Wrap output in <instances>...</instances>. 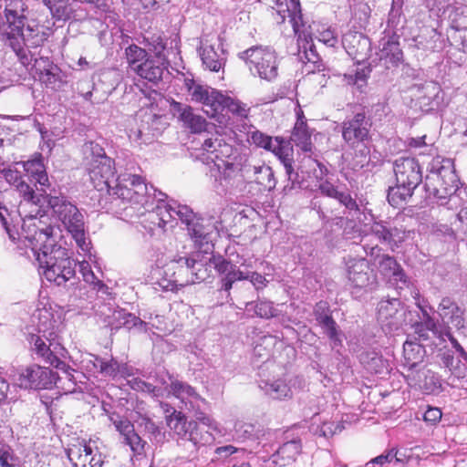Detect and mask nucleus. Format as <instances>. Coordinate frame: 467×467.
Returning a JSON list of instances; mask_svg holds the SVG:
<instances>
[{"instance_id":"obj_15","label":"nucleus","mask_w":467,"mask_h":467,"mask_svg":"<svg viewBox=\"0 0 467 467\" xmlns=\"http://www.w3.org/2000/svg\"><path fill=\"white\" fill-rule=\"evenodd\" d=\"M192 99L200 102L205 108L204 111L212 118L222 113V105L225 95L222 92L208 87L192 82L188 87Z\"/></svg>"},{"instance_id":"obj_27","label":"nucleus","mask_w":467,"mask_h":467,"mask_svg":"<svg viewBox=\"0 0 467 467\" xmlns=\"http://www.w3.org/2000/svg\"><path fill=\"white\" fill-rule=\"evenodd\" d=\"M426 351L421 344L406 340L403 344V367L408 370V378H415L414 371H419L422 365Z\"/></svg>"},{"instance_id":"obj_1","label":"nucleus","mask_w":467,"mask_h":467,"mask_svg":"<svg viewBox=\"0 0 467 467\" xmlns=\"http://www.w3.org/2000/svg\"><path fill=\"white\" fill-rule=\"evenodd\" d=\"M41 221L36 216L23 219L21 234L18 239L25 246H29L33 256L41 268L45 278L55 285H71L76 280V264L68 254L67 250L57 243L54 236V227H40Z\"/></svg>"},{"instance_id":"obj_8","label":"nucleus","mask_w":467,"mask_h":467,"mask_svg":"<svg viewBox=\"0 0 467 467\" xmlns=\"http://www.w3.org/2000/svg\"><path fill=\"white\" fill-rule=\"evenodd\" d=\"M108 192L123 202L146 206L149 202V189L144 180L135 174H121Z\"/></svg>"},{"instance_id":"obj_7","label":"nucleus","mask_w":467,"mask_h":467,"mask_svg":"<svg viewBox=\"0 0 467 467\" xmlns=\"http://www.w3.org/2000/svg\"><path fill=\"white\" fill-rule=\"evenodd\" d=\"M243 59L254 76L272 81L278 75V58L275 50L264 47H252L241 53Z\"/></svg>"},{"instance_id":"obj_64","label":"nucleus","mask_w":467,"mask_h":467,"mask_svg":"<svg viewBox=\"0 0 467 467\" xmlns=\"http://www.w3.org/2000/svg\"><path fill=\"white\" fill-rule=\"evenodd\" d=\"M0 467H16L15 459L10 452V448L5 445L0 448Z\"/></svg>"},{"instance_id":"obj_53","label":"nucleus","mask_w":467,"mask_h":467,"mask_svg":"<svg viewBox=\"0 0 467 467\" xmlns=\"http://www.w3.org/2000/svg\"><path fill=\"white\" fill-rule=\"evenodd\" d=\"M110 422L114 425L116 431L121 435L123 440L134 430V425L126 417L119 414H111L109 416Z\"/></svg>"},{"instance_id":"obj_17","label":"nucleus","mask_w":467,"mask_h":467,"mask_svg":"<svg viewBox=\"0 0 467 467\" xmlns=\"http://www.w3.org/2000/svg\"><path fill=\"white\" fill-rule=\"evenodd\" d=\"M348 279L356 289H372L377 277L370 269L368 261L364 258H351L347 262Z\"/></svg>"},{"instance_id":"obj_24","label":"nucleus","mask_w":467,"mask_h":467,"mask_svg":"<svg viewBox=\"0 0 467 467\" xmlns=\"http://www.w3.org/2000/svg\"><path fill=\"white\" fill-rule=\"evenodd\" d=\"M272 8L275 11L272 16L275 14L277 23H284L288 17L295 34L299 33L300 27L304 26L299 0H275Z\"/></svg>"},{"instance_id":"obj_25","label":"nucleus","mask_w":467,"mask_h":467,"mask_svg":"<svg viewBox=\"0 0 467 467\" xmlns=\"http://www.w3.org/2000/svg\"><path fill=\"white\" fill-rule=\"evenodd\" d=\"M314 316L317 324L322 327L324 333L327 336L332 343V347L336 348L341 345V334L336 321L329 313V307L327 302H319L314 308Z\"/></svg>"},{"instance_id":"obj_13","label":"nucleus","mask_w":467,"mask_h":467,"mask_svg":"<svg viewBox=\"0 0 467 467\" xmlns=\"http://www.w3.org/2000/svg\"><path fill=\"white\" fill-rule=\"evenodd\" d=\"M57 379V372L48 368L33 364L19 373L16 383L24 389H51Z\"/></svg>"},{"instance_id":"obj_20","label":"nucleus","mask_w":467,"mask_h":467,"mask_svg":"<svg viewBox=\"0 0 467 467\" xmlns=\"http://www.w3.org/2000/svg\"><path fill=\"white\" fill-rule=\"evenodd\" d=\"M396 182L406 187L415 188L422 180L418 161L413 158H399L393 166Z\"/></svg>"},{"instance_id":"obj_10","label":"nucleus","mask_w":467,"mask_h":467,"mask_svg":"<svg viewBox=\"0 0 467 467\" xmlns=\"http://www.w3.org/2000/svg\"><path fill=\"white\" fill-rule=\"evenodd\" d=\"M214 268L221 275V290L229 294L236 281L249 280L254 287L259 291L266 286L268 280L257 272H244L224 258L219 257L213 261Z\"/></svg>"},{"instance_id":"obj_11","label":"nucleus","mask_w":467,"mask_h":467,"mask_svg":"<svg viewBox=\"0 0 467 467\" xmlns=\"http://www.w3.org/2000/svg\"><path fill=\"white\" fill-rule=\"evenodd\" d=\"M367 254L375 256V264L378 265L379 272L389 279V283L397 289H403L409 285V278L404 273L401 266L397 263L396 259L389 254H379L378 246L368 248L367 243L363 244Z\"/></svg>"},{"instance_id":"obj_40","label":"nucleus","mask_w":467,"mask_h":467,"mask_svg":"<svg viewBox=\"0 0 467 467\" xmlns=\"http://www.w3.org/2000/svg\"><path fill=\"white\" fill-rule=\"evenodd\" d=\"M48 7L53 17L57 20H67L70 18L73 9L70 0H42Z\"/></svg>"},{"instance_id":"obj_3","label":"nucleus","mask_w":467,"mask_h":467,"mask_svg":"<svg viewBox=\"0 0 467 467\" xmlns=\"http://www.w3.org/2000/svg\"><path fill=\"white\" fill-rule=\"evenodd\" d=\"M44 202H47L53 210L57 220L72 235L78 247L84 254L89 253L91 243L86 237L84 216L78 208L63 195L52 196L45 194L42 198V204Z\"/></svg>"},{"instance_id":"obj_51","label":"nucleus","mask_w":467,"mask_h":467,"mask_svg":"<svg viewBox=\"0 0 467 467\" xmlns=\"http://www.w3.org/2000/svg\"><path fill=\"white\" fill-rule=\"evenodd\" d=\"M390 233L389 243V245L391 248L399 247L402 243L407 242L410 239H413L415 235V232L412 230H406L403 228H399L397 226L390 225Z\"/></svg>"},{"instance_id":"obj_43","label":"nucleus","mask_w":467,"mask_h":467,"mask_svg":"<svg viewBox=\"0 0 467 467\" xmlns=\"http://www.w3.org/2000/svg\"><path fill=\"white\" fill-rule=\"evenodd\" d=\"M414 189L401 185L396 182V185L389 187L388 192V201L392 206H399L407 198L411 197Z\"/></svg>"},{"instance_id":"obj_36","label":"nucleus","mask_w":467,"mask_h":467,"mask_svg":"<svg viewBox=\"0 0 467 467\" xmlns=\"http://www.w3.org/2000/svg\"><path fill=\"white\" fill-rule=\"evenodd\" d=\"M303 36L301 30L298 35V57L303 63H312L313 65L320 62V57L315 48L312 38L306 36L304 32Z\"/></svg>"},{"instance_id":"obj_9","label":"nucleus","mask_w":467,"mask_h":467,"mask_svg":"<svg viewBox=\"0 0 467 467\" xmlns=\"http://www.w3.org/2000/svg\"><path fill=\"white\" fill-rule=\"evenodd\" d=\"M31 352L43 361L54 366L56 368H66V363L60 359L65 356L66 349L59 342L54 332L43 335L30 334L27 337Z\"/></svg>"},{"instance_id":"obj_30","label":"nucleus","mask_w":467,"mask_h":467,"mask_svg":"<svg viewBox=\"0 0 467 467\" xmlns=\"http://www.w3.org/2000/svg\"><path fill=\"white\" fill-rule=\"evenodd\" d=\"M167 195L159 192L158 204L155 210L150 214L151 223L164 230L167 227L172 228L174 226V214L172 201L165 202Z\"/></svg>"},{"instance_id":"obj_19","label":"nucleus","mask_w":467,"mask_h":467,"mask_svg":"<svg viewBox=\"0 0 467 467\" xmlns=\"http://www.w3.org/2000/svg\"><path fill=\"white\" fill-rule=\"evenodd\" d=\"M265 150L273 152L280 160L290 182L293 184L300 182L298 172H296L292 164L293 149L288 141L281 137H269Z\"/></svg>"},{"instance_id":"obj_49","label":"nucleus","mask_w":467,"mask_h":467,"mask_svg":"<svg viewBox=\"0 0 467 467\" xmlns=\"http://www.w3.org/2000/svg\"><path fill=\"white\" fill-rule=\"evenodd\" d=\"M254 172L257 174L255 178L256 182L262 185L265 189L271 191L275 187L276 182L275 179L274 171L271 167H254Z\"/></svg>"},{"instance_id":"obj_2","label":"nucleus","mask_w":467,"mask_h":467,"mask_svg":"<svg viewBox=\"0 0 467 467\" xmlns=\"http://www.w3.org/2000/svg\"><path fill=\"white\" fill-rule=\"evenodd\" d=\"M0 38L7 40L12 49L18 53L23 45L28 47L41 46L47 40L42 26L36 23L25 26V17L16 11L5 9V17L0 15Z\"/></svg>"},{"instance_id":"obj_44","label":"nucleus","mask_w":467,"mask_h":467,"mask_svg":"<svg viewBox=\"0 0 467 467\" xmlns=\"http://www.w3.org/2000/svg\"><path fill=\"white\" fill-rule=\"evenodd\" d=\"M130 385L133 389L148 393L154 398H164L167 392V388L154 385L140 379H133L130 381Z\"/></svg>"},{"instance_id":"obj_28","label":"nucleus","mask_w":467,"mask_h":467,"mask_svg":"<svg viewBox=\"0 0 467 467\" xmlns=\"http://www.w3.org/2000/svg\"><path fill=\"white\" fill-rule=\"evenodd\" d=\"M173 114L193 133H201L206 130L207 122L204 118L194 113L192 107L180 102L172 105Z\"/></svg>"},{"instance_id":"obj_52","label":"nucleus","mask_w":467,"mask_h":467,"mask_svg":"<svg viewBox=\"0 0 467 467\" xmlns=\"http://www.w3.org/2000/svg\"><path fill=\"white\" fill-rule=\"evenodd\" d=\"M246 310H254L256 316L264 318H270L275 316V309L269 301H259L256 304L248 302L246 303Z\"/></svg>"},{"instance_id":"obj_38","label":"nucleus","mask_w":467,"mask_h":467,"mask_svg":"<svg viewBox=\"0 0 467 467\" xmlns=\"http://www.w3.org/2000/svg\"><path fill=\"white\" fill-rule=\"evenodd\" d=\"M201 150L208 154L206 161H214V159L220 158L221 155L228 154L231 150L230 146L223 143L219 138L205 139L202 144Z\"/></svg>"},{"instance_id":"obj_42","label":"nucleus","mask_w":467,"mask_h":467,"mask_svg":"<svg viewBox=\"0 0 467 467\" xmlns=\"http://www.w3.org/2000/svg\"><path fill=\"white\" fill-rule=\"evenodd\" d=\"M301 451L299 441L292 440L285 442L277 451V456L283 460L282 464L285 465L294 462Z\"/></svg>"},{"instance_id":"obj_46","label":"nucleus","mask_w":467,"mask_h":467,"mask_svg":"<svg viewBox=\"0 0 467 467\" xmlns=\"http://www.w3.org/2000/svg\"><path fill=\"white\" fill-rule=\"evenodd\" d=\"M318 162L319 161L312 158L310 154L305 153L304 157L300 161V164L297 168V171H296L298 172L300 182L296 184H293V182H291L290 189H293L296 186L300 187L301 182L305 180V175H306L308 178H311L313 170L318 167Z\"/></svg>"},{"instance_id":"obj_57","label":"nucleus","mask_w":467,"mask_h":467,"mask_svg":"<svg viewBox=\"0 0 467 467\" xmlns=\"http://www.w3.org/2000/svg\"><path fill=\"white\" fill-rule=\"evenodd\" d=\"M451 26L456 31L467 29V15L463 8L456 7L450 15Z\"/></svg>"},{"instance_id":"obj_41","label":"nucleus","mask_w":467,"mask_h":467,"mask_svg":"<svg viewBox=\"0 0 467 467\" xmlns=\"http://www.w3.org/2000/svg\"><path fill=\"white\" fill-rule=\"evenodd\" d=\"M361 360L371 372L381 374L389 370L388 361L375 352L362 355Z\"/></svg>"},{"instance_id":"obj_29","label":"nucleus","mask_w":467,"mask_h":467,"mask_svg":"<svg viewBox=\"0 0 467 467\" xmlns=\"http://www.w3.org/2000/svg\"><path fill=\"white\" fill-rule=\"evenodd\" d=\"M420 308L422 313V319L420 322L414 324V334L417 336V339L421 342L430 341L434 338H438L440 341H444L442 334L440 332L438 324L431 317V315L421 307L419 302L416 303Z\"/></svg>"},{"instance_id":"obj_47","label":"nucleus","mask_w":467,"mask_h":467,"mask_svg":"<svg viewBox=\"0 0 467 467\" xmlns=\"http://www.w3.org/2000/svg\"><path fill=\"white\" fill-rule=\"evenodd\" d=\"M88 362L92 365L93 368L105 376L115 377L119 372V363L114 359L105 361L97 356H91V359Z\"/></svg>"},{"instance_id":"obj_63","label":"nucleus","mask_w":467,"mask_h":467,"mask_svg":"<svg viewBox=\"0 0 467 467\" xmlns=\"http://www.w3.org/2000/svg\"><path fill=\"white\" fill-rule=\"evenodd\" d=\"M342 205H344L348 210L350 212L352 211H358V205L355 199L351 197V195L347 192L340 191L337 199Z\"/></svg>"},{"instance_id":"obj_14","label":"nucleus","mask_w":467,"mask_h":467,"mask_svg":"<svg viewBox=\"0 0 467 467\" xmlns=\"http://www.w3.org/2000/svg\"><path fill=\"white\" fill-rule=\"evenodd\" d=\"M372 123L363 112L356 113L352 119L342 123V137L351 148L358 147L369 140Z\"/></svg>"},{"instance_id":"obj_5","label":"nucleus","mask_w":467,"mask_h":467,"mask_svg":"<svg viewBox=\"0 0 467 467\" xmlns=\"http://www.w3.org/2000/svg\"><path fill=\"white\" fill-rule=\"evenodd\" d=\"M426 176L427 190L439 199H445L458 188L457 175L449 159L437 156L428 166Z\"/></svg>"},{"instance_id":"obj_6","label":"nucleus","mask_w":467,"mask_h":467,"mask_svg":"<svg viewBox=\"0 0 467 467\" xmlns=\"http://www.w3.org/2000/svg\"><path fill=\"white\" fill-rule=\"evenodd\" d=\"M166 423L172 437L177 441H190L194 452L200 446L209 443L213 439L209 431H202L197 421L189 420L182 411L173 410L170 415L166 416Z\"/></svg>"},{"instance_id":"obj_54","label":"nucleus","mask_w":467,"mask_h":467,"mask_svg":"<svg viewBox=\"0 0 467 467\" xmlns=\"http://www.w3.org/2000/svg\"><path fill=\"white\" fill-rule=\"evenodd\" d=\"M146 47L155 54L156 57L163 58L162 53L166 48V42L161 35L152 34L144 37Z\"/></svg>"},{"instance_id":"obj_61","label":"nucleus","mask_w":467,"mask_h":467,"mask_svg":"<svg viewBox=\"0 0 467 467\" xmlns=\"http://www.w3.org/2000/svg\"><path fill=\"white\" fill-rule=\"evenodd\" d=\"M343 80L348 85L356 86L358 90H362L367 84V77L362 70L354 74H345Z\"/></svg>"},{"instance_id":"obj_4","label":"nucleus","mask_w":467,"mask_h":467,"mask_svg":"<svg viewBox=\"0 0 467 467\" xmlns=\"http://www.w3.org/2000/svg\"><path fill=\"white\" fill-rule=\"evenodd\" d=\"M86 170L94 188L98 191H109L115 182L114 161L106 155L104 149L98 143L85 144Z\"/></svg>"},{"instance_id":"obj_23","label":"nucleus","mask_w":467,"mask_h":467,"mask_svg":"<svg viewBox=\"0 0 467 467\" xmlns=\"http://www.w3.org/2000/svg\"><path fill=\"white\" fill-rule=\"evenodd\" d=\"M170 384L167 388L165 397L170 395L179 399L184 404L187 410H199L203 399L196 392V390L188 383L181 381L169 376Z\"/></svg>"},{"instance_id":"obj_48","label":"nucleus","mask_w":467,"mask_h":467,"mask_svg":"<svg viewBox=\"0 0 467 467\" xmlns=\"http://www.w3.org/2000/svg\"><path fill=\"white\" fill-rule=\"evenodd\" d=\"M187 229L190 236L196 243H208L211 231L208 227L204 226L202 222H201L199 219L194 218L191 222V224H187Z\"/></svg>"},{"instance_id":"obj_37","label":"nucleus","mask_w":467,"mask_h":467,"mask_svg":"<svg viewBox=\"0 0 467 467\" xmlns=\"http://www.w3.org/2000/svg\"><path fill=\"white\" fill-rule=\"evenodd\" d=\"M311 135L308 131L307 125L303 119H298L291 135L292 141L301 148L305 153L311 152L312 144L310 141Z\"/></svg>"},{"instance_id":"obj_59","label":"nucleus","mask_w":467,"mask_h":467,"mask_svg":"<svg viewBox=\"0 0 467 467\" xmlns=\"http://www.w3.org/2000/svg\"><path fill=\"white\" fill-rule=\"evenodd\" d=\"M441 362L444 367L448 368L449 370L458 378H463L465 376L464 371L459 366L461 361H456L453 355L450 352L447 351L441 355Z\"/></svg>"},{"instance_id":"obj_18","label":"nucleus","mask_w":467,"mask_h":467,"mask_svg":"<svg viewBox=\"0 0 467 467\" xmlns=\"http://www.w3.org/2000/svg\"><path fill=\"white\" fill-rule=\"evenodd\" d=\"M464 309L451 297H442L437 307V314L444 324H451L460 335L467 337V320Z\"/></svg>"},{"instance_id":"obj_35","label":"nucleus","mask_w":467,"mask_h":467,"mask_svg":"<svg viewBox=\"0 0 467 467\" xmlns=\"http://www.w3.org/2000/svg\"><path fill=\"white\" fill-rule=\"evenodd\" d=\"M260 389L270 398L274 400H283L290 398L292 391L284 379L261 380Z\"/></svg>"},{"instance_id":"obj_34","label":"nucleus","mask_w":467,"mask_h":467,"mask_svg":"<svg viewBox=\"0 0 467 467\" xmlns=\"http://www.w3.org/2000/svg\"><path fill=\"white\" fill-rule=\"evenodd\" d=\"M23 167L30 181L39 184L40 188L36 190L44 194L45 188L49 186V181L42 161L40 159L26 161L23 162Z\"/></svg>"},{"instance_id":"obj_32","label":"nucleus","mask_w":467,"mask_h":467,"mask_svg":"<svg viewBox=\"0 0 467 467\" xmlns=\"http://www.w3.org/2000/svg\"><path fill=\"white\" fill-rule=\"evenodd\" d=\"M105 322L111 329H118L123 326L128 328L139 327L140 329L147 330V323L132 314L125 313L122 310H113L112 315L106 316Z\"/></svg>"},{"instance_id":"obj_33","label":"nucleus","mask_w":467,"mask_h":467,"mask_svg":"<svg viewBox=\"0 0 467 467\" xmlns=\"http://www.w3.org/2000/svg\"><path fill=\"white\" fill-rule=\"evenodd\" d=\"M166 66L164 58L150 57L136 70L135 74L150 82L157 83L162 79Z\"/></svg>"},{"instance_id":"obj_39","label":"nucleus","mask_w":467,"mask_h":467,"mask_svg":"<svg viewBox=\"0 0 467 467\" xmlns=\"http://www.w3.org/2000/svg\"><path fill=\"white\" fill-rule=\"evenodd\" d=\"M125 56L130 70L134 73L149 58L146 50L134 44L125 49Z\"/></svg>"},{"instance_id":"obj_58","label":"nucleus","mask_w":467,"mask_h":467,"mask_svg":"<svg viewBox=\"0 0 467 467\" xmlns=\"http://www.w3.org/2000/svg\"><path fill=\"white\" fill-rule=\"evenodd\" d=\"M173 204V214H174V221L181 220L183 223L191 224V222L195 218V215L192 209H190L186 205H181L178 204L177 202L172 200Z\"/></svg>"},{"instance_id":"obj_60","label":"nucleus","mask_w":467,"mask_h":467,"mask_svg":"<svg viewBox=\"0 0 467 467\" xmlns=\"http://www.w3.org/2000/svg\"><path fill=\"white\" fill-rule=\"evenodd\" d=\"M124 443L129 445L134 453L141 454L144 451L146 441L133 430L131 433L124 439Z\"/></svg>"},{"instance_id":"obj_56","label":"nucleus","mask_w":467,"mask_h":467,"mask_svg":"<svg viewBox=\"0 0 467 467\" xmlns=\"http://www.w3.org/2000/svg\"><path fill=\"white\" fill-rule=\"evenodd\" d=\"M222 106V111L224 109H227L230 112L238 117L246 118L248 116L249 109L246 105L228 96L224 97L223 104Z\"/></svg>"},{"instance_id":"obj_50","label":"nucleus","mask_w":467,"mask_h":467,"mask_svg":"<svg viewBox=\"0 0 467 467\" xmlns=\"http://www.w3.org/2000/svg\"><path fill=\"white\" fill-rule=\"evenodd\" d=\"M238 439L257 441L264 436V431L254 424L243 423L236 428Z\"/></svg>"},{"instance_id":"obj_45","label":"nucleus","mask_w":467,"mask_h":467,"mask_svg":"<svg viewBox=\"0 0 467 467\" xmlns=\"http://www.w3.org/2000/svg\"><path fill=\"white\" fill-rule=\"evenodd\" d=\"M403 54L397 42L387 41L380 50V59H384L386 63L397 65L402 59Z\"/></svg>"},{"instance_id":"obj_62","label":"nucleus","mask_w":467,"mask_h":467,"mask_svg":"<svg viewBox=\"0 0 467 467\" xmlns=\"http://www.w3.org/2000/svg\"><path fill=\"white\" fill-rule=\"evenodd\" d=\"M318 40L331 47H336L338 43L337 34L331 28H327L320 32Z\"/></svg>"},{"instance_id":"obj_22","label":"nucleus","mask_w":467,"mask_h":467,"mask_svg":"<svg viewBox=\"0 0 467 467\" xmlns=\"http://www.w3.org/2000/svg\"><path fill=\"white\" fill-rule=\"evenodd\" d=\"M34 67L39 81L47 88L59 89L66 83L62 70L47 57L36 58Z\"/></svg>"},{"instance_id":"obj_55","label":"nucleus","mask_w":467,"mask_h":467,"mask_svg":"<svg viewBox=\"0 0 467 467\" xmlns=\"http://www.w3.org/2000/svg\"><path fill=\"white\" fill-rule=\"evenodd\" d=\"M369 232L378 240L389 244L390 233V224L387 222H375L371 224Z\"/></svg>"},{"instance_id":"obj_21","label":"nucleus","mask_w":467,"mask_h":467,"mask_svg":"<svg viewBox=\"0 0 467 467\" xmlns=\"http://www.w3.org/2000/svg\"><path fill=\"white\" fill-rule=\"evenodd\" d=\"M342 45L347 53L358 63L364 62L370 56V40L362 33L348 31L342 36Z\"/></svg>"},{"instance_id":"obj_16","label":"nucleus","mask_w":467,"mask_h":467,"mask_svg":"<svg viewBox=\"0 0 467 467\" xmlns=\"http://www.w3.org/2000/svg\"><path fill=\"white\" fill-rule=\"evenodd\" d=\"M176 264L178 269L174 272V282L179 284L180 286L200 283L209 275L208 268L201 261L180 257Z\"/></svg>"},{"instance_id":"obj_31","label":"nucleus","mask_w":467,"mask_h":467,"mask_svg":"<svg viewBox=\"0 0 467 467\" xmlns=\"http://www.w3.org/2000/svg\"><path fill=\"white\" fill-rule=\"evenodd\" d=\"M199 54L202 65L211 71L218 72L225 63L223 49L219 45L217 48L213 45H202Z\"/></svg>"},{"instance_id":"obj_12","label":"nucleus","mask_w":467,"mask_h":467,"mask_svg":"<svg viewBox=\"0 0 467 467\" xmlns=\"http://www.w3.org/2000/svg\"><path fill=\"white\" fill-rule=\"evenodd\" d=\"M377 319L386 332L399 330L406 320V310L402 302L398 298L380 300L377 306Z\"/></svg>"},{"instance_id":"obj_26","label":"nucleus","mask_w":467,"mask_h":467,"mask_svg":"<svg viewBox=\"0 0 467 467\" xmlns=\"http://www.w3.org/2000/svg\"><path fill=\"white\" fill-rule=\"evenodd\" d=\"M4 176L8 182L16 186V190L23 196V199L26 203H31L39 207L36 213L34 215L37 218V215L41 212L40 208L42 207V198L45 194L36 193L30 185L26 182L16 171L7 170L5 171ZM29 216L30 215H26L25 219Z\"/></svg>"}]
</instances>
